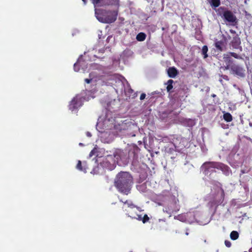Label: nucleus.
<instances>
[{
	"instance_id": "nucleus-1",
	"label": "nucleus",
	"mask_w": 252,
	"mask_h": 252,
	"mask_svg": "<svg viewBox=\"0 0 252 252\" xmlns=\"http://www.w3.org/2000/svg\"><path fill=\"white\" fill-rule=\"evenodd\" d=\"M91 1L95 8L106 5H117L119 4V0H91ZM95 15L99 22L110 24L116 20L118 13L115 10L95 8Z\"/></svg>"
},
{
	"instance_id": "nucleus-2",
	"label": "nucleus",
	"mask_w": 252,
	"mask_h": 252,
	"mask_svg": "<svg viewBox=\"0 0 252 252\" xmlns=\"http://www.w3.org/2000/svg\"><path fill=\"white\" fill-rule=\"evenodd\" d=\"M133 183L132 176L127 172L119 173L114 180V186L118 191L125 195L130 193Z\"/></svg>"
},
{
	"instance_id": "nucleus-3",
	"label": "nucleus",
	"mask_w": 252,
	"mask_h": 252,
	"mask_svg": "<svg viewBox=\"0 0 252 252\" xmlns=\"http://www.w3.org/2000/svg\"><path fill=\"white\" fill-rule=\"evenodd\" d=\"M120 201L123 203V205L122 206V209L123 211L126 212V215L132 219H136L138 220H142V217L141 215H138L136 213H133L131 211H129V209L130 208L131 210L134 209H136V210L140 211V207H138L135 204H134L131 200H126L125 201H123L122 199L120 200Z\"/></svg>"
},
{
	"instance_id": "nucleus-4",
	"label": "nucleus",
	"mask_w": 252,
	"mask_h": 252,
	"mask_svg": "<svg viewBox=\"0 0 252 252\" xmlns=\"http://www.w3.org/2000/svg\"><path fill=\"white\" fill-rule=\"evenodd\" d=\"M218 14L221 16L224 20L231 25L235 26L238 24V19L233 12L229 10L226 9L224 7H220L218 9Z\"/></svg>"
},
{
	"instance_id": "nucleus-5",
	"label": "nucleus",
	"mask_w": 252,
	"mask_h": 252,
	"mask_svg": "<svg viewBox=\"0 0 252 252\" xmlns=\"http://www.w3.org/2000/svg\"><path fill=\"white\" fill-rule=\"evenodd\" d=\"M231 57L237 59H243L240 55L235 52H229L226 54H224L223 55V60L226 64V65L224 66V68L226 70L229 69L231 66V64L234 63Z\"/></svg>"
},
{
	"instance_id": "nucleus-6",
	"label": "nucleus",
	"mask_w": 252,
	"mask_h": 252,
	"mask_svg": "<svg viewBox=\"0 0 252 252\" xmlns=\"http://www.w3.org/2000/svg\"><path fill=\"white\" fill-rule=\"evenodd\" d=\"M231 73L240 78H243L246 75V70L243 64L233 63L229 68Z\"/></svg>"
},
{
	"instance_id": "nucleus-7",
	"label": "nucleus",
	"mask_w": 252,
	"mask_h": 252,
	"mask_svg": "<svg viewBox=\"0 0 252 252\" xmlns=\"http://www.w3.org/2000/svg\"><path fill=\"white\" fill-rule=\"evenodd\" d=\"M129 150L128 149H117L114 154V157L117 160L126 161L129 158Z\"/></svg>"
},
{
	"instance_id": "nucleus-8",
	"label": "nucleus",
	"mask_w": 252,
	"mask_h": 252,
	"mask_svg": "<svg viewBox=\"0 0 252 252\" xmlns=\"http://www.w3.org/2000/svg\"><path fill=\"white\" fill-rule=\"evenodd\" d=\"M180 209L178 204H177L176 201H172L169 202L168 204L164 207L163 209L164 212L166 213L169 216H171L172 214L176 213Z\"/></svg>"
},
{
	"instance_id": "nucleus-9",
	"label": "nucleus",
	"mask_w": 252,
	"mask_h": 252,
	"mask_svg": "<svg viewBox=\"0 0 252 252\" xmlns=\"http://www.w3.org/2000/svg\"><path fill=\"white\" fill-rule=\"evenodd\" d=\"M218 164V162L207 161L203 163L202 165V168L204 169V173L206 174H207L212 168L217 169Z\"/></svg>"
},
{
	"instance_id": "nucleus-10",
	"label": "nucleus",
	"mask_w": 252,
	"mask_h": 252,
	"mask_svg": "<svg viewBox=\"0 0 252 252\" xmlns=\"http://www.w3.org/2000/svg\"><path fill=\"white\" fill-rule=\"evenodd\" d=\"M81 106V102L80 98L74 97L69 105V109L73 111L77 109Z\"/></svg>"
},
{
	"instance_id": "nucleus-11",
	"label": "nucleus",
	"mask_w": 252,
	"mask_h": 252,
	"mask_svg": "<svg viewBox=\"0 0 252 252\" xmlns=\"http://www.w3.org/2000/svg\"><path fill=\"white\" fill-rule=\"evenodd\" d=\"M241 39L238 35H236L233 37L232 41H231L230 45L233 49H239L241 51H242V47L240 46Z\"/></svg>"
},
{
	"instance_id": "nucleus-12",
	"label": "nucleus",
	"mask_w": 252,
	"mask_h": 252,
	"mask_svg": "<svg viewBox=\"0 0 252 252\" xmlns=\"http://www.w3.org/2000/svg\"><path fill=\"white\" fill-rule=\"evenodd\" d=\"M217 169L220 170L225 175H228L231 172L230 168L226 165L218 162Z\"/></svg>"
},
{
	"instance_id": "nucleus-13",
	"label": "nucleus",
	"mask_w": 252,
	"mask_h": 252,
	"mask_svg": "<svg viewBox=\"0 0 252 252\" xmlns=\"http://www.w3.org/2000/svg\"><path fill=\"white\" fill-rule=\"evenodd\" d=\"M178 73L177 69L174 67H169L167 69V74L170 78H175L177 75Z\"/></svg>"
},
{
	"instance_id": "nucleus-14",
	"label": "nucleus",
	"mask_w": 252,
	"mask_h": 252,
	"mask_svg": "<svg viewBox=\"0 0 252 252\" xmlns=\"http://www.w3.org/2000/svg\"><path fill=\"white\" fill-rule=\"evenodd\" d=\"M215 46L218 51L221 52L223 50V48L224 46V43L223 41H217L215 42Z\"/></svg>"
},
{
	"instance_id": "nucleus-15",
	"label": "nucleus",
	"mask_w": 252,
	"mask_h": 252,
	"mask_svg": "<svg viewBox=\"0 0 252 252\" xmlns=\"http://www.w3.org/2000/svg\"><path fill=\"white\" fill-rule=\"evenodd\" d=\"M174 83V81L172 79H169L167 81L166 83L167 85L166 87L167 92L169 93H171L172 92L171 90L173 88V83Z\"/></svg>"
},
{
	"instance_id": "nucleus-16",
	"label": "nucleus",
	"mask_w": 252,
	"mask_h": 252,
	"mask_svg": "<svg viewBox=\"0 0 252 252\" xmlns=\"http://www.w3.org/2000/svg\"><path fill=\"white\" fill-rule=\"evenodd\" d=\"M223 118L226 122H230L233 120L232 115L228 112L223 113Z\"/></svg>"
},
{
	"instance_id": "nucleus-17",
	"label": "nucleus",
	"mask_w": 252,
	"mask_h": 252,
	"mask_svg": "<svg viewBox=\"0 0 252 252\" xmlns=\"http://www.w3.org/2000/svg\"><path fill=\"white\" fill-rule=\"evenodd\" d=\"M146 38V34L142 32H139L136 35V39L138 41H143Z\"/></svg>"
},
{
	"instance_id": "nucleus-18",
	"label": "nucleus",
	"mask_w": 252,
	"mask_h": 252,
	"mask_svg": "<svg viewBox=\"0 0 252 252\" xmlns=\"http://www.w3.org/2000/svg\"><path fill=\"white\" fill-rule=\"evenodd\" d=\"M239 233L236 231H232L230 234V237L232 240H236L239 237Z\"/></svg>"
},
{
	"instance_id": "nucleus-19",
	"label": "nucleus",
	"mask_w": 252,
	"mask_h": 252,
	"mask_svg": "<svg viewBox=\"0 0 252 252\" xmlns=\"http://www.w3.org/2000/svg\"><path fill=\"white\" fill-rule=\"evenodd\" d=\"M208 49L206 45H204L202 49V54L204 56V59H206L208 57L207 52Z\"/></svg>"
},
{
	"instance_id": "nucleus-20",
	"label": "nucleus",
	"mask_w": 252,
	"mask_h": 252,
	"mask_svg": "<svg viewBox=\"0 0 252 252\" xmlns=\"http://www.w3.org/2000/svg\"><path fill=\"white\" fill-rule=\"evenodd\" d=\"M220 0H211V5L215 7H217L220 6Z\"/></svg>"
},
{
	"instance_id": "nucleus-21",
	"label": "nucleus",
	"mask_w": 252,
	"mask_h": 252,
	"mask_svg": "<svg viewBox=\"0 0 252 252\" xmlns=\"http://www.w3.org/2000/svg\"><path fill=\"white\" fill-rule=\"evenodd\" d=\"M76 168L80 171H83V168L82 166V162L80 160L78 161V163L76 166Z\"/></svg>"
},
{
	"instance_id": "nucleus-22",
	"label": "nucleus",
	"mask_w": 252,
	"mask_h": 252,
	"mask_svg": "<svg viewBox=\"0 0 252 252\" xmlns=\"http://www.w3.org/2000/svg\"><path fill=\"white\" fill-rule=\"evenodd\" d=\"M149 217L148 216L147 214H145L143 217H142V221L143 223H145L148 222L149 220Z\"/></svg>"
},
{
	"instance_id": "nucleus-23",
	"label": "nucleus",
	"mask_w": 252,
	"mask_h": 252,
	"mask_svg": "<svg viewBox=\"0 0 252 252\" xmlns=\"http://www.w3.org/2000/svg\"><path fill=\"white\" fill-rule=\"evenodd\" d=\"M225 245L228 248H230L231 246V243L228 240H225L224 242Z\"/></svg>"
},
{
	"instance_id": "nucleus-24",
	"label": "nucleus",
	"mask_w": 252,
	"mask_h": 252,
	"mask_svg": "<svg viewBox=\"0 0 252 252\" xmlns=\"http://www.w3.org/2000/svg\"><path fill=\"white\" fill-rule=\"evenodd\" d=\"M146 97V94H144V93H142L141 95H140V100H143L144 99H145Z\"/></svg>"
},
{
	"instance_id": "nucleus-25",
	"label": "nucleus",
	"mask_w": 252,
	"mask_h": 252,
	"mask_svg": "<svg viewBox=\"0 0 252 252\" xmlns=\"http://www.w3.org/2000/svg\"><path fill=\"white\" fill-rule=\"evenodd\" d=\"M92 79H88V78H87V79H85V82H86V83H88V84H89V83H91V81H92Z\"/></svg>"
},
{
	"instance_id": "nucleus-26",
	"label": "nucleus",
	"mask_w": 252,
	"mask_h": 252,
	"mask_svg": "<svg viewBox=\"0 0 252 252\" xmlns=\"http://www.w3.org/2000/svg\"><path fill=\"white\" fill-rule=\"evenodd\" d=\"M222 77L224 79L228 80V76L227 75H224L222 76Z\"/></svg>"
},
{
	"instance_id": "nucleus-27",
	"label": "nucleus",
	"mask_w": 252,
	"mask_h": 252,
	"mask_svg": "<svg viewBox=\"0 0 252 252\" xmlns=\"http://www.w3.org/2000/svg\"><path fill=\"white\" fill-rule=\"evenodd\" d=\"M128 209H129V211H131V212H132V213H136V212L135 211V209H133V210H131V209H130V208H128Z\"/></svg>"
},
{
	"instance_id": "nucleus-28",
	"label": "nucleus",
	"mask_w": 252,
	"mask_h": 252,
	"mask_svg": "<svg viewBox=\"0 0 252 252\" xmlns=\"http://www.w3.org/2000/svg\"><path fill=\"white\" fill-rule=\"evenodd\" d=\"M221 196L223 197L224 196V191L222 189H221Z\"/></svg>"
},
{
	"instance_id": "nucleus-29",
	"label": "nucleus",
	"mask_w": 252,
	"mask_h": 252,
	"mask_svg": "<svg viewBox=\"0 0 252 252\" xmlns=\"http://www.w3.org/2000/svg\"><path fill=\"white\" fill-rule=\"evenodd\" d=\"M77 63H75V64H74V70H75V71H78V70H76V67H77Z\"/></svg>"
},
{
	"instance_id": "nucleus-30",
	"label": "nucleus",
	"mask_w": 252,
	"mask_h": 252,
	"mask_svg": "<svg viewBox=\"0 0 252 252\" xmlns=\"http://www.w3.org/2000/svg\"><path fill=\"white\" fill-rule=\"evenodd\" d=\"M82 0L83 1L84 4H86L87 3V0Z\"/></svg>"
},
{
	"instance_id": "nucleus-31",
	"label": "nucleus",
	"mask_w": 252,
	"mask_h": 252,
	"mask_svg": "<svg viewBox=\"0 0 252 252\" xmlns=\"http://www.w3.org/2000/svg\"><path fill=\"white\" fill-rule=\"evenodd\" d=\"M230 31L231 33H235V31H233L232 30H231Z\"/></svg>"
},
{
	"instance_id": "nucleus-32",
	"label": "nucleus",
	"mask_w": 252,
	"mask_h": 252,
	"mask_svg": "<svg viewBox=\"0 0 252 252\" xmlns=\"http://www.w3.org/2000/svg\"><path fill=\"white\" fill-rule=\"evenodd\" d=\"M212 97H216V94H212Z\"/></svg>"
},
{
	"instance_id": "nucleus-33",
	"label": "nucleus",
	"mask_w": 252,
	"mask_h": 252,
	"mask_svg": "<svg viewBox=\"0 0 252 252\" xmlns=\"http://www.w3.org/2000/svg\"><path fill=\"white\" fill-rule=\"evenodd\" d=\"M87 135H88V136H91V134H90V133L88 132V133H87Z\"/></svg>"
}]
</instances>
